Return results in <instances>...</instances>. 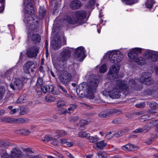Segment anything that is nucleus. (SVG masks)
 <instances>
[{"label": "nucleus", "mask_w": 158, "mask_h": 158, "mask_svg": "<svg viewBox=\"0 0 158 158\" xmlns=\"http://www.w3.org/2000/svg\"><path fill=\"white\" fill-rule=\"evenodd\" d=\"M107 145V143L104 142V140H101L96 143V147L100 150H102Z\"/></svg>", "instance_id": "nucleus-23"}, {"label": "nucleus", "mask_w": 158, "mask_h": 158, "mask_svg": "<svg viewBox=\"0 0 158 158\" xmlns=\"http://www.w3.org/2000/svg\"><path fill=\"white\" fill-rule=\"evenodd\" d=\"M45 11L44 10V8H40L39 10V14L42 17H44L45 15Z\"/></svg>", "instance_id": "nucleus-54"}, {"label": "nucleus", "mask_w": 158, "mask_h": 158, "mask_svg": "<svg viewBox=\"0 0 158 158\" xmlns=\"http://www.w3.org/2000/svg\"><path fill=\"white\" fill-rule=\"evenodd\" d=\"M86 12L83 10H77L74 12V15L77 20L78 24H81L86 17Z\"/></svg>", "instance_id": "nucleus-11"}, {"label": "nucleus", "mask_w": 158, "mask_h": 158, "mask_svg": "<svg viewBox=\"0 0 158 158\" xmlns=\"http://www.w3.org/2000/svg\"><path fill=\"white\" fill-rule=\"evenodd\" d=\"M31 39L34 43L36 44L40 42L41 40V36L39 34H34L32 35Z\"/></svg>", "instance_id": "nucleus-24"}, {"label": "nucleus", "mask_w": 158, "mask_h": 158, "mask_svg": "<svg viewBox=\"0 0 158 158\" xmlns=\"http://www.w3.org/2000/svg\"><path fill=\"white\" fill-rule=\"evenodd\" d=\"M5 93V89L2 86H0V100L2 99Z\"/></svg>", "instance_id": "nucleus-36"}, {"label": "nucleus", "mask_w": 158, "mask_h": 158, "mask_svg": "<svg viewBox=\"0 0 158 158\" xmlns=\"http://www.w3.org/2000/svg\"><path fill=\"white\" fill-rule=\"evenodd\" d=\"M10 86L11 88L13 90H21L23 88V83L20 79L15 78L13 80Z\"/></svg>", "instance_id": "nucleus-10"}, {"label": "nucleus", "mask_w": 158, "mask_h": 158, "mask_svg": "<svg viewBox=\"0 0 158 158\" xmlns=\"http://www.w3.org/2000/svg\"><path fill=\"white\" fill-rule=\"evenodd\" d=\"M32 65H33V67L34 69H35L37 65L35 64L33 61L29 60L26 62L23 66L24 72L26 73H29V69Z\"/></svg>", "instance_id": "nucleus-16"}, {"label": "nucleus", "mask_w": 158, "mask_h": 158, "mask_svg": "<svg viewBox=\"0 0 158 158\" xmlns=\"http://www.w3.org/2000/svg\"><path fill=\"white\" fill-rule=\"evenodd\" d=\"M148 115L145 114L141 117L140 119H143L142 121H145L148 119Z\"/></svg>", "instance_id": "nucleus-55"}, {"label": "nucleus", "mask_w": 158, "mask_h": 158, "mask_svg": "<svg viewBox=\"0 0 158 158\" xmlns=\"http://www.w3.org/2000/svg\"><path fill=\"white\" fill-rule=\"evenodd\" d=\"M113 135L112 134V132H107L105 136V138L107 139H110L113 137Z\"/></svg>", "instance_id": "nucleus-50"}, {"label": "nucleus", "mask_w": 158, "mask_h": 158, "mask_svg": "<svg viewBox=\"0 0 158 158\" xmlns=\"http://www.w3.org/2000/svg\"><path fill=\"white\" fill-rule=\"evenodd\" d=\"M72 74L66 70L62 71L59 74L58 76L60 82L65 86L69 85L72 81Z\"/></svg>", "instance_id": "nucleus-3"}, {"label": "nucleus", "mask_w": 158, "mask_h": 158, "mask_svg": "<svg viewBox=\"0 0 158 158\" xmlns=\"http://www.w3.org/2000/svg\"><path fill=\"white\" fill-rule=\"evenodd\" d=\"M128 85L127 81L118 80L116 88L109 92V95L112 98H118L120 97V91L123 89H128L138 90L139 89V86L137 84V81L135 79H130Z\"/></svg>", "instance_id": "nucleus-1"}, {"label": "nucleus", "mask_w": 158, "mask_h": 158, "mask_svg": "<svg viewBox=\"0 0 158 158\" xmlns=\"http://www.w3.org/2000/svg\"><path fill=\"white\" fill-rule=\"evenodd\" d=\"M29 121V119L26 118H19L17 119L14 118L13 123L20 124L27 123Z\"/></svg>", "instance_id": "nucleus-21"}, {"label": "nucleus", "mask_w": 158, "mask_h": 158, "mask_svg": "<svg viewBox=\"0 0 158 158\" xmlns=\"http://www.w3.org/2000/svg\"><path fill=\"white\" fill-rule=\"evenodd\" d=\"M84 48L83 47H80L75 50L74 56L76 60L80 62L82 61L85 57Z\"/></svg>", "instance_id": "nucleus-8"}, {"label": "nucleus", "mask_w": 158, "mask_h": 158, "mask_svg": "<svg viewBox=\"0 0 158 158\" xmlns=\"http://www.w3.org/2000/svg\"><path fill=\"white\" fill-rule=\"evenodd\" d=\"M59 134L60 136H63L66 134L65 131L63 130L60 131Z\"/></svg>", "instance_id": "nucleus-63"}, {"label": "nucleus", "mask_w": 158, "mask_h": 158, "mask_svg": "<svg viewBox=\"0 0 158 158\" xmlns=\"http://www.w3.org/2000/svg\"><path fill=\"white\" fill-rule=\"evenodd\" d=\"M66 104V102L64 101L60 100L58 101L57 103V106L58 108H60L64 106Z\"/></svg>", "instance_id": "nucleus-35"}, {"label": "nucleus", "mask_w": 158, "mask_h": 158, "mask_svg": "<svg viewBox=\"0 0 158 158\" xmlns=\"http://www.w3.org/2000/svg\"><path fill=\"white\" fill-rule=\"evenodd\" d=\"M22 129H18L14 131V132L15 133L18 134H22Z\"/></svg>", "instance_id": "nucleus-64"}, {"label": "nucleus", "mask_w": 158, "mask_h": 158, "mask_svg": "<svg viewBox=\"0 0 158 158\" xmlns=\"http://www.w3.org/2000/svg\"><path fill=\"white\" fill-rule=\"evenodd\" d=\"M123 134L122 130H120L116 133L114 135L116 137H119L123 135Z\"/></svg>", "instance_id": "nucleus-52"}, {"label": "nucleus", "mask_w": 158, "mask_h": 158, "mask_svg": "<svg viewBox=\"0 0 158 158\" xmlns=\"http://www.w3.org/2000/svg\"><path fill=\"white\" fill-rule=\"evenodd\" d=\"M57 86L59 89H60L64 93V94L67 93V91L63 87L62 85H58Z\"/></svg>", "instance_id": "nucleus-57"}, {"label": "nucleus", "mask_w": 158, "mask_h": 158, "mask_svg": "<svg viewBox=\"0 0 158 158\" xmlns=\"http://www.w3.org/2000/svg\"><path fill=\"white\" fill-rule=\"evenodd\" d=\"M26 101V98L23 95H21L19 97L17 102L18 103L21 104L25 102Z\"/></svg>", "instance_id": "nucleus-33"}, {"label": "nucleus", "mask_w": 158, "mask_h": 158, "mask_svg": "<svg viewBox=\"0 0 158 158\" xmlns=\"http://www.w3.org/2000/svg\"><path fill=\"white\" fill-rule=\"evenodd\" d=\"M153 54V52L150 51H148L146 53L147 56L151 59L152 56Z\"/></svg>", "instance_id": "nucleus-53"}, {"label": "nucleus", "mask_w": 158, "mask_h": 158, "mask_svg": "<svg viewBox=\"0 0 158 158\" xmlns=\"http://www.w3.org/2000/svg\"><path fill=\"white\" fill-rule=\"evenodd\" d=\"M71 51L68 48H64L57 57V61L63 62H66L71 56Z\"/></svg>", "instance_id": "nucleus-5"}, {"label": "nucleus", "mask_w": 158, "mask_h": 158, "mask_svg": "<svg viewBox=\"0 0 158 158\" xmlns=\"http://www.w3.org/2000/svg\"><path fill=\"white\" fill-rule=\"evenodd\" d=\"M22 152L19 148L15 147L12 148L10 152V156L11 158H20Z\"/></svg>", "instance_id": "nucleus-14"}, {"label": "nucleus", "mask_w": 158, "mask_h": 158, "mask_svg": "<svg viewBox=\"0 0 158 158\" xmlns=\"http://www.w3.org/2000/svg\"><path fill=\"white\" fill-rule=\"evenodd\" d=\"M64 96L67 98H70L73 99V97L69 94L67 93H65L63 94Z\"/></svg>", "instance_id": "nucleus-60"}, {"label": "nucleus", "mask_w": 158, "mask_h": 158, "mask_svg": "<svg viewBox=\"0 0 158 158\" xmlns=\"http://www.w3.org/2000/svg\"><path fill=\"white\" fill-rule=\"evenodd\" d=\"M1 156L2 158H10V155L9 156L6 151L5 150L3 152H1L0 153Z\"/></svg>", "instance_id": "nucleus-44"}, {"label": "nucleus", "mask_w": 158, "mask_h": 158, "mask_svg": "<svg viewBox=\"0 0 158 158\" xmlns=\"http://www.w3.org/2000/svg\"><path fill=\"white\" fill-rule=\"evenodd\" d=\"M148 131V130L147 129V128L146 127H144L143 128H139L135 129L133 133L135 134H137L139 133H146Z\"/></svg>", "instance_id": "nucleus-26"}, {"label": "nucleus", "mask_w": 158, "mask_h": 158, "mask_svg": "<svg viewBox=\"0 0 158 158\" xmlns=\"http://www.w3.org/2000/svg\"><path fill=\"white\" fill-rule=\"evenodd\" d=\"M154 3L155 1L154 0H148L145 4L147 8H150L152 7L153 4Z\"/></svg>", "instance_id": "nucleus-34"}, {"label": "nucleus", "mask_w": 158, "mask_h": 158, "mask_svg": "<svg viewBox=\"0 0 158 158\" xmlns=\"http://www.w3.org/2000/svg\"><path fill=\"white\" fill-rule=\"evenodd\" d=\"M138 2V0H127L126 5H131Z\"/></svg>", "instance_id": "nucleus-47"}, {"label": "nucleus", "mask_w": 158, "mask_h": 158, "mask_svg": "<svg viewBox=\"0 0 158 158\" xmlns=\"http://www.w3.org/2000/svg\"><path fill=\"white\" fill-rule=\"evenodd\" d=\"M44 83L43 79L40 77H39L37 79V82L36 83V86L37 87H40L41 88V87L42 86H44L43 85Z\"/></svg>", "instance_id": "nucleus-29"}, {"label": "nucleus", "mask_w": 158, "mask_h": 158, "mask_svg": "<svg viewBox=\"0 0 158 158\" xmlns=\"http://www.w3.org/2000/svg\"><path fill=\"white\" fill-rule=\"evenodd\" d=\"M95 0H91L86 5V7L88 8H91L92 6L95 4Z\"/></svg>", "instance_id": "nucleus-42"}, {"label": "nucleus", "mask_w": 158, "mask_h": 158, "mask_svg": "<svg viewBox=\"0 0 158 158\" xmlns=\"http://www.w3.org/2000/svg\"><path fill=\"white\" fill-rule=\"evenodd\" d=\"M120 122V118H115L114 119L112 122V123L114 124H118Z\"/></svg>", "instance_id": "nucleus-58"}, {"label": "nucleus", "mask_w": 158, "mask_h": 158, "mask_svg": "<svg viewBox=\"0 0 158 158\" xmlns=\"http://www.w3.org/2000/svg\"><path fill=\"white\" fill-rule=\"evenodd\" d=\"M3 122L6 123H13L14 118H4L2 119Z\"/></svg>", "instance_id": "nucleus-41"}, {"label": "nucleus", "mask_w": 158, "mask_h": 158, "mask_svg": "<svg viewBox=\"0 0 158 158\" xmlns=\"http://www.w3.org/2000/svg\"><path fill=\"white\" fill-rule=\"evenodd\" d=\"M151 60L153 61H156L158 60V55L154 53L151 58Z\"/></svg>", "instance_id": "nucleus-51"}, {"label": "nucleus", "mask_w": 158, "mask_h": 158, "mask_svg": "<svg viewBox=\"0 0 158 158\" xmlns=\"http://www.w3.org/2000/svg\"><path fill=\"white\" fill-rule=\"evenodd\" d=\"M98 156L99 158H105L104 156V154L102 152H99L98 153Z\"/></svg>", "instance_id": "nucleus-59"}, {"label": "nucleus", "mask_w": 158, "mask_h": 158, "mask_svg": "<svg viewBox=\"0 0 158 158\" xmlns=\"http://www.w3.org/2000/svg\"><path fill=\"white\" fill-rule=\"evenodd\" d=\"M23 4L25 6L24 9L26 13L34 14L35 10L31 0H23Z\"/></svg>", "instance_id": "nucleus-9"}, {"label": "nucleus", "mask_w": 158, "mask_h": 158, "mask_svg": "<svg viewBox=\"0 0 158 158\" xmlns=\"http://www.w3.org/2000/svg\"><path fill=\"white\" fill-rule=\"evenodd\" d=\"M106 66L105 64L102 65L99 68V72L100 73H103L106 71Z\"/></svg>", "instance_id": "nucleus-39"}, {"label": "nucleus", "mask_w": 158, "mask_h": 158, "mask_svg": "<svg viewBox=\"0 0 158 158\" xmlns=\"http://www.w3.org/2000/svg\"><path fill=\"white\" fill-rule=\"evenodd\" d=\"M11 73V71H7L2 76L3 77L6 78L7 79L10 80L11 79L10 76Z\"/></svg>", "instance_id": "nucleus-38"}, {"label": "nucleus", "mask_w": 158, "mask_h": 158, "mask_svg": "<svg viewBox=\"0 0 158 158\" xmlns=\"http://www.w3.org/2000/svg\"><path fill=\"white\" fill-rule=\"evenodd\" d=\"M99 81L98 80L95 78L92 79L90 81L87 89V95L89 99L92 100L94 102V93L95 92L96 87L98 86Z\"/></svg>", "instance_id": "nucleus-2"}, {"label": "nucleus", "mask_w": 158, "mask_h": 158, "mask_svg": "<svg viewBox=\"0 0 158 158\" xmlns=\"http://www.w3.org/2000/svg\"><path fill=\"white\" fill-rule=\"evenodd\" d=\"M24 21L29 23L31 24L32 26H34L35 29H37L40 25V19L35 14H33L31 16L28 15L24 19Z\"/></svg>", "instance_id": "nucleus-6"}, {"label": "nucleus", "mask_w": 158, "mask_h": 158, "mask_svg": "<svg viewBox=\"0 0 158 158\" xmlns=\"http://www.w3.org/2000/svg\"><path fill=\"white\" fill-rule=\"evenodd\" d=\"M145 106V103H143L140 104H137L135 105V106L138 108H142L144 107Z\"/></svg>", "instance_id": "nucleus-61"}, {"label": "nucleus", "mask_w": 158, "mask_h": 158, "mask_svg": "<svg viewBox=\"0 0 158 158\" xmlns=\"http://www.w3.org/2000/svg\"><path fill=\"white\" fill-rule=\"evenodd\" d=\"M51 143L53 145H57L58 143V141L57 140L54 138L52 137L51 141Z\"/></svg>", "instance_id": "nucleus-48"}, {"label": "nucleus", "mask_w": 158, "mask_h": 158, "mask_svg": "<svg viewBox=\"0 0 158 158\" xmlns=\"http://www.w3.org/2000/svg\"><path fill=\"white\" fill-rule=\"evenodd\" d=\"M22 135H29L31 132L28 129H22Z\"/></svg>", "instance_id": "nucleus-45"}, {"label": "nucleus", "mask_w": 158, "mask_h": 158, "mask_svg": "<svg viewBox=\"0 0 158 158\" xmlns=\"http://www.w3.org/2000/svg\"><path fill=\"white\" fill-rule=\"evenodd\" d=\"M15 145V144L10 143L8 142H6L3 140H0V147H6L9 146H14Z\"/></svg>", "instance_id": "nucleus-25"}, {"label": "nucleus", "mask_w": 158, "mask_h": 158, "mask_svg": "<svg viewBox=\"0 0 158 158\" xmlns=\"http://www.w3.org/2000/svg\"><path fill=\"white\" fill-rule=\"evenodd\" d=\"M142 49L139 48H135L131 49L128 53V57L132 59H135L139 54L141 52Z\"/></svg>", "instance_id": "nucleus-13"}, {"label": "nucleus", "mask_w": 158, "mask_h": 158, "mask_svg": "<svg viewBox=\"0 0 158 158\" xmlns=\"http://www.w3.org/2000/svg\"><path fill=\"white\" fill-rule=\"evenodd\" d=\"M150 107L153 109H155L158 107V104L155 102H152L149 104Z\"/></svg>", "instance_id": "nucleus-46"}, {"label": "nucleus", "mask_w": 158, "mask_h": 158, "mask_svg": "<svg viewBox=\"0 0 158 158\" xmlns=\"http://www.w3.org/2000/svg\"><path fill=\"white\" fill-rule=\"evenodd\" d=\"M91 143H94L96 142L99 140V138L97 135L94 136H91L89 135V137L88 139Z\"/></svg>", "instance_id": "nucleus-31"}, {"label": "nucleus", "mask_w": 158, "mask_h": 158, "mask_svg": "<svg viewBox=\"0 0 158 158\" xmlns=\"http://www.w3.org/2000/svg\"><path fill=\"white\" fill-rule=\"evenodd\" d=\"M77 106L75 104H71L69 107L68 108V110H66L68 113L70 114L73 113L74 110L77 108Z\"/></svg>", "instance_id": "nucleus-30"}, {"label": "nucleus", "mask_w": 158, "mask_h": 158, "mask_svg": "<svg viewBox=\"0 0 158 158\" xmlns=\"http://www.w3.org/2000/svg\"><path fill=\"white\" fill-rule=\"evenodd\" d=\"M53 90L54 86L52 85L42 86L41 87V91L44 93L47 92H51L53 91Z\"/></svg>", "instance_id": "nucleus-22"}, {"label": "nucleus", "mask_w": 158, "mask_h": 158, "mask_svg": "<svg viewBox=\"0 0 158 158\" xmlns=\"http://www.w3.org/2000/svg\"><path fill=\"white\" fill-rule=\"evenodd\" d=\"M119 69L118 65H113L110 68L109 71V74L112 77H116L118 76V73Z\"/></svg>", "instance_id": "nucleus-19"}, {"label": "nucleus", "mask_w": 158, "mask_h": 158, "mask_svg": "<svg viewBox=\"0 0 158 158\" xmlns=\"http://www.w3.org/2000/svg\"><path fill=\"white\" fill-rule=\"evenodd\" d=\"M39 51V49L37 46H33L27 50L26 55L29 58H35L37 56Z\"/></svg>", "instance_id": "nucleus-12"}, {"label": "nucleus", "mask_w": 158, "mask_h": 158, "mask_svg": "<svg viewBox=\"0 0 158 158\" xmlns=\"http://www.w3.org/2000/svg\"><path fill=\"white\" fill-rule=\"evenodd\" d=\"M64 21L70 25L78 24V22L76 18H75L73 15H67L65 16Z\"/></svg>", "instance_id": "nucleus-15"}, {"label": "nucleus", "mask_w": 158, "mask_h": 158, "mask_svg": "<svg viewBox=\"0 0 158 158\" xmlns=\"http://www.w3.org/2000/svg\"><path fill=\"white\" fill-rule=\"evenodd\" d=\"M151 74L149 72H144L142 73L139 80L141 83H143L147 85H150L153 84L154 81L150 78Z\"/></svg>", "instance_id": "nucleus-7"}, {"label": "nucleus", "mask_w": 158, "mask_h": 158, "mask_svg": "<svg viewBox=\"0 0 158 158\" xmlns=\"http://www.w3.org/2000/svg\"><path fill=\"white\" fill-rule=\"evenodd\" d=\"M51 46L52 48L55 50H57L61 48V43L60 38H54L51 42Z\"/></svg>", "instance_id": "nucleus-18"}, {"label": "nucleus", "mask_w": 158, "mask_h": 158, "mask_svg": "<svg viewBox=\"0 0 158 158\" xmlns=\"http://www.w3.org/2000/svg\"><path fill=\"white\" fill-rule=\"evenodd\" d=\"M123 58V54L119 51H114L109 53V59L112 63H119L122 60Z\"/></svg>", "instance_id": "nucleus-4"}, {"label": "nucleus", "mask_w": 158, "mask_h": 158, "mask_svg": "<svg viewBox=\"0 0 158 158\" xmlns=\"http://www.w3.org/2000/svg\"><path fill=\"white\" fill-rule=\"evenodd\" d=\"M26 113V111L24 108H22L21 109L20 114L21 115H23Z\"/></svg>", "instance_id": "nucleus-62"}, {"label": "nucleus", "mask_w": 158, "mask_h": 158, "mask_svg": "<svg viewBox=\"0 0 158 158\" xmlns=\"http://www.w3.org/2000/svg\"><path fill=\"white\" fill-rule=\"evenodd\" d=\"M98 115L99 117L101 118H104L108 117L109 115L107 114V112H100Z\"/></svg>", "instance_id": "nucleus-43"}, {"label": "nucleus", "mask_w": 158, "mask_h": 158, "mask_svg": "<svg viewBox=\"0 0 158 158\" xmlns=\"http://www.w3.org/2000/svg\"><path fill=\"white\" fill-rule=\"evenodd\" d=\"M82 5L81 2L78 0H73L70 3V6L73 10L79 9Z\"/></svg>", "instance_id": "nucleus-20"}, {"label": "nucleus", "mask_w": 158, "mask_h": 158, "mask_svg": "<svg viewBox=\"0 0 158 158\" xmlns=\"http://www.w3.org/2000/svg\"><path fill=\"white\" fill-rule=\"evenodd\" d=\"M153 120L151 121L150 122L148 123L147 126L145 127L148 130V131L150 130L152 127L155 126Z\"/></svg>", "instance_id": "nucleus-37"}, {"label": "nucleus", "mask_w": 158, "mask_h": 158, "mask_svg": "<svg viewBox=\"0 0 158 158\" xmlns=\"http://www.w3.org/2000/svg\"><path fill=\"white\" fill-rule=\"evenodd\" d=\"M138 148L135 145L128 143L123 145L121 147V149L127 152H130L137 150Z\"/></svg>", "instance_id": "nucleus-17"}, {"label": "nucleus", "mask_w": 158, "mask_h": 158, "mask_svg": "<svg viewBox=\"0 0 158 158\" xmlns=\"http://www.w3.org/2000/svg\"><path fill=\"white\" fill-rule=\"evenodd\" d=\"M52 137L49 135H46L42 138V140L44 142L47 143L49 141H51Z\"/></svg>", "instance_id": "nucleus-40"}, {"label": "nucleus", "mask_w": 158, "mask_h": 158, "mask_svg": "<svg viewBox=\"0 0 158 158\" xmlns=\"http://www.w3.org/2000/svg\"><path fill=\"white\" fill-rule=\"evenodd\" d=\"M114 109L110 110L107 111V114L109 115L108 117L110 116L111 115L114 114H115L114 112Z\"/></svg>", "instance_id": "nucleus-56"}, {"label": "nucleus", "mask_w": 158, "mask_h": 158, "mask_svg": "<svg viewBox=\"0 0 158 158\" xmlns=\"http://www.w3.org/2000/svg\"><path fill=\"white\" fill-rule=\"evenodd\" d=\"M79 119V117L77 116H74L71 117L70 118V121L71 122H75L78 120Z\"/></svg>", "instance_id": "nucleus-49"}, {"label": "nucleus", "mask_w": 158, "mask_h": 158, "mask_svg": "<svg viewBox=\"0 0 158 158\" xmlns=\"http://www.w3.org/2000/svg\"><path fill=\"white\" fill-rule=\"evenodd\" d=\"M145 59L143 57H139L136 59V62L139 65H142L145 63Z\"/></svg>", "instance_id": "nucleus-28"}, {"label": "nucleus", "mask_w": 158, "mask_h": 158, "mask_svg": "<svg viewBox=\"0 0 158 158\" xmlns=\"http://www.w3.org/2000/svg\"><path fill=\"white\" fill-rule=\"evenodd\" d=\"M45 99L47 102H53L55 100V98L49 94L45 96Z\"/></svg>", "instance_id": "nucleus-32"}, {"label": "nucleus", "mask_w": 158, "mask_h": 158, "mask_svg": "<svg viewBox=\"0 0 158 158\" xmlns=\"http://www.w3.org/2000/svg\"><path fill=\"white\" fill-rule=\"evenodd\" d=\"M78 136L81 138H85L89 139V134L87 133L85 131H80L78 134Z\"/></svg>", "instance_id": "nucleus-27"}]
</instances>
